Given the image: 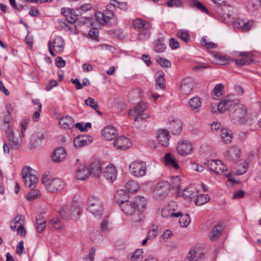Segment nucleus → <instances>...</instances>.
Returning a JSON list of instances; mask_svg holds the SVG:
<instances>
[{
	"instance_id": "nucleus-1",
	"label": "nucleus",
	"mask_w": 261,
	"mask_h": 261,
	"mask_svg": "<svg viewBox=\"0 0 261 261\" xmlns=\"http://www.w3.org/2000/svg\"><path fill=\"white\" fill-rule=\"evenodd\" d=\"M239 59H229L219 53L212 54L213 62L219 65L229 64V61H234L238 66L249 65L252 62L253 54L251 52H241L238 54Z\"/></svg>"
},
{
	"instance_id": "nucleus-2",
	"label": "nucleus",
	"mask_w": 261,
	"mask_h": 261,
	"mask_svg": "<svg viewBox=\"0 0 261 261\" xmlns=\"http://www.w3.org/2000/svg\"><path fill=\"white\" fill-rule=\"evenodd\" d=\"M229 117L234 124L245 123L248 118L246 107L243 104L235 102L233 107L229 109Z\"/></svg>"
},
{
	"instance_id": "nucleus-3",
	"label": "nucleus",
	"mask_w": 261,
	"mask_h": 261,
	"mask_svg": "<svg viewBox=\"0 0 261 261\" xmlns=\"http://www.w3.org/2000/svg\"><path fill=\"white\" fill-rule=\"evenodd\" d=\"M61 13L66 17L67 21L70 23L75 22L77 20V23L81 24H86L87 25L92 26L93 25V18L85 16L84 18H81L82 20H79L78 15L79 13L76 12V10L74 11L73 9L69 8H62L61 9Z\"/></svg>"
},
{
	"instance_id": "nucleus-4",
	"label": "nucleus",
	"mask_w": 261,
	"mask_h": 261,
	"mask_svg": "<svg viewBox=\"0 0 261 261\" xmlns=\"http://www.w3.org/2000/svg\"><path fill=\"white\" fill-rule=\"evenodd\" d=\"M41 181L49 192H56L63 190L65 187V183L61 179L51 178L46 175L42 177Z\"/></svg>"
},
{
	"instance_id": "nucleus-5",
	"label": "nucleus",
	"mask_w": 261,
	"mask_h": 261,
	"mask_svg": "<svg viewBox=\"0 0 261 261\" xmlns=\"http://www.w3.org/2000/svg\"><path fill=\"white\" fill-rule=\"evenodd\" d=\"M88 210L95 217H99L102 215L103 203L99 197L94 196L89 197Z\"/></svg>"
},
{
	"instance_id": "nucleus-6",
	"label": "nucleus",
	"mask_w": 261,
	"mask_h": 261,
	"mask_svg": "<svg viewBox=\"0 0 261 261\" xmlns=\"http://www.w3.org/2000/svg\"><path fill=\"white\" fill-rule=\"evenodd\" d=\"M35 171L29 166H25L22 170L21 174L26 186L33 189L35 187L38 178L35 174Z\"/></svg>"
},
{
	"instance_id": "nucleus-7",
	"label": "nucleus",
	"mask_w": 261,
	"mask_h": 261,
	"mask_svg": "<svg viewBox=\"0 0 261 261\" xmlns=\"http://www.w3.org/2000/svg\"><path fill=\"white\" fill-rule=\"evenodd\" d=\"M130 173L134 176L140 177L144 176L146 173V164L143 161H134L129 166Z\"/></svg>"
},
{
	"instance_id": "nucleus-8",
	"label": "nucleus",
	"mask_w": 261,
	"mask_h": 261,
	"mask_svg": "<svg viewBox=\"0 0 261 261\" xmlns=\"http://www.w3.org/2000/svg\"><path fill=\"white\" fill-rule=\"evenodd\" d=\"M181 212L178 210L177 203L171 201L170 203L162 210V216L165 218L178 217Z\"/></svg>"
},
{
	"instance_id": "nucleus-9",
	"label": "nucleus",
	"mask_w": 261,
	"mask_h": 261,
	"mask_svg": "<svg viewBox=\"0 0 261 261\" xmlns=\"http://www.w3.org/2000/svg\"><path fill=\"white\" fill-rule=\"evenodd\" d=\"M48 50L51 56L55 57L54 50L57 54H60L64 50V40L60 36L56 37L52 42L48 43Z\"/></svg>"
},
{
	"instance_id": "nucleus-10",
	"label": "nucleus",
	"mask_w": 261,
	"mask_h": 261,
	"mask_svg": "<svg viewBox=\"0 0 261 261\" xmlns=\"http://www.w3.org/2000/svg\"><path fill=\"white\" fill-rule=\"evenodd\" d=\"M147 109V105L144 102H139L135 108L134 110H130L128 112L129 116H135V121H138L147 117V115L144 113Z\"/></svg>"
},
{
	"instance_id": "nucleus-11",
	"label": "nucleus",
	"mask_w": 261,
	"mask_h": 261,
	"mask_svg": "<svg viewBox=\"0 0 261 261\" xmlns=\"http://www.w3.org/2000/svg\"><path fill=\"white\" fill-rule=\"evenodd\" d=\"M24 216L22 215H17L10 223V227L13 231L17 230L20 235L25 234V231L23 227Z\"/></svg>"
},
{
	"instance_id": "nucleus-12",
	"label": "nucleus",
	"mask_w": 261,
	"mask_h": 261,
	"mask_svg": "<svg viewBox=\"0 0 261 261\" xmlns=\"http://www.w3.org/2000/svg\"><path fill=\"white\" fill-rule=\"evenodd\" d=\"M176 150L179 154L186 156L192 152L193 146L190 141L185 140L177 144Z\"/></svg>"
},
{
	"instance_id": "nucleus-13",
	"label": "nucleus",
	"mask_w": 261,
	"mask_h": 261,
	"mask_svg": "<svg viewBox=\"0 0 261 261\" xmlns=\"http://www.w3.org/2000/svg\"><path fill=\"white\" fill-rule=\"evenodd\" d=\"M254 24L253 20L245 19H238L233 22V25L235 28L240 29L244 32L249 31L253 27Z\"/></svg>"
},
{
	"instance_id": "nucleus-14",
	"label": "nucleus",
	"mask_w": 261,
	"mask_h": 261,
	"mask_svg": "<svg viewBox=\"0 0 261 261\" xmlns=\"http://www.w3.org/2000/svg\"><path fill=\"white\" fill-rule=\"evenodd\" d=\"M208 167L215 173L220 174L227 170L226 166L220 160H211L207 162Z\"/></svg>"
},
{
	"instance_id": "nucleus-15",
	"label": "nucleus",
	"mask_w": 261,
	"mask_h": 261,
	"mask_svg": "<svg viewBox=\"0 0 261 261\" xmlns=\"http://www.w3.org/2000/svg\"><path fill=\"white\" fill-rule=\"evenodd\" d=\"M117 131L112 126H107L101 130V135L103 139L107 141H111L116 137Z\"/></svg>"
},
{
	"instance_id": "nucleus-16",
	"label": "nucleus",
	"mask_w": 261,
	"mask_h": 261,
	"mask_svg": "<svg viewBox=\"0 0 261 261\" xmlns=\"http://www.w3.org/2000/svg\"><path fill=\"white\" fill-rule=\"evenodd\" d=\"M132 145L130 141L124 136L120 137L115 140L114 146L116 148L121 150H126L130 147Z\"/></svg>"
},
{
	"instance_id": "nucleus-17",
	"label": "nucleus",
	"mask_w": 261,
	"mask_h": 261,
	"mask_svg": "<svg viewBox=\"0 0 261 261\" xmlns=\"http://www.w3.org/2000/svg\"><path fill=\"white\" fill-rule=\"evenodd\" d=\"M102 165L98 160H93L90 163L89 168L90 174L95 177H99L101 174Z\"/></svg>"
},
{
	"instance_id": "nucleus-18",
	"label": "nucleus",
	"mask_w": 261,
	"mask_h": 261,
	"mask_svg": "<svg viewBox=\"0 0 261 261\" xmlns=\"http://www.w3.org/2000/svg\"><path fill=\"white\" fill-rule=\"evenodd\" d=\"M193 88V83L192 80L189 78L187 77L184 79L180 85V90L184 94H190Z\"/></svg>"
},
{
	"instance_id": "nucleus-19",
	"label": "nucleus",
	"mask_w": 261,
	"mask_h": 261,
	"mask_svg": "<svg viewBox=\"0 0 261 261\" xmlns=\"http://www.w3.org/2000/svg\"><path fill=\"white\" fill-rule=\"evenodd\" d=\"M234 102L235 101H232L229 96H227L218 104L217 109L220 113L225 112L227 109L229 111V109L233 107Z\"/></svg>"
},
{
	"instance_id": "nucleus-20",
	"label": "nucleus",
	"mask_w": 261,
	"mask_h": 261,
	"mask_svg": "<svg viewBox=\"0 0 261 261\" xmlns=\"http://www.w3.org/2000/svg\"><path fill=\"white\" fill-rule=\"evenodd\" d=\"M89 175H90V170L84 165L80 166L76 171L75 176L79 180H86Z\"/></svg>"
},
{
	"instance_id": "nucleus-21",
	"label": "nucleus",
	"mask_w": 261,
	"mask_h": 261,
	"mask_svg": "<svg viewBox=\"0 0 261 261\" xmlns=\"http://www.w3.org/2000/svg\"><path fill=\"white\" fill-rule=\"evenodd\" d=\"M170 137L169 132L167 130L163 129L159 130L157 139L162 145L167 146L169 144Z\"/></svg>"
},
{
	"instance_id": "nucleus-22",
	"label": "nucleus",
	"mask_w": 261,
	"mask_h": 261,
	"mask_svg": "<svg viewBox=\"0 0 261 261\" xmlns=\"http://www.w3.org/2000/svg\"><path fill=\"white\" fill-rule=\"evenodd\" d=\"M66 156L65 150L62 147L55 149L51 155L52 160L56 163H59L62 161Z\"/></svg>"
},
{
	"instance_id": "nucleus-23",
	"label": "nucleus",
	"mask_w": 261,
	"mask_h": 261,
	"mask_svg": "<svg viewBox=\"0 0 261 261\" xmlns=\"http://www.w3.org/2000/svg\"><path fill=\"white\" fill-rule=\"evenodd\" d=\"M103 174L108 180L113 182L116 178V171L115 167L112 165H108L104 169Z\"/></svg>"
},
{
	"instance_id": "nucleus-24",
	"label": "nucleus",
	"mask_w": 261,
	"mask_h": 261,
	"mask_svg": "<svg viewBox=\"0 0 261 261\" xmlns=\"http://www.w3.org/2000/svg\"><path fill=\"white\" fill-rule=\"evenodd\" d=\"M120 207L121 210L126 215H133L136 211V208L134 202L129 200L124 203H122V204L120 205Z\"/></svg>"
},
{
	"instance_id": "nucleus-25",
	"label": "nucleus",
	"mask_w": 261,
	"mask_h": 261,
	"mask_svg": "<svg viewBox=\"0 0 261 261\" xmlns=\"http://www.w3.org/2000/svg\"><path fill=\"white\" fill-rule=\"evenodd\" d=\"M91 141L92 138L90 136H80L74 139L73 144L75 147L80 148L88 145Z\"/></svg>"
},
{
	"instance_id": "nucleus-26",
	"label": "nucleus",
	"mask_w": 261,
	"mask_h": 261,
	"mask_svg": "<svg viewBox=\"0 0 261 261\" xmlns=\"http://www.w3.org/2000/svg\"><path fill=\"white\" fill-rule=\"evenodd\" d=\"M59 124L61 127L64 129H70L74 125L73 119L68 115L60 118Z\"/></svg>"
},
{
	"instance_id": "nucleus-27",
	"label": "nucleus",
	"mask_w": 261,
	"mask_h": 261,
	"mask_svg": "<svg viewBox=\"0 0 261 261\" xmlns=\"http://www.w3.org/2000/svg\"><path fill=\"white\" fill-rule=\"evenodd\" d=\"M134 204L136 210L140 212H143L146 208V200L143 197L137 196L134 199Z\"/></svg>"
},
{
	"instance_id": "nucleus-28",
	"label": "nucleus",
	"mask_w": 261,
	"mask_h": 261,
	"mask_svg": "<svg viewBox=\"0 0 261 261\" xmlns=\"http://www.w3.org/2000/svg\"><path fill=\"white\" fill-rule=\"evenodd\" d=\"M128 196L127 193L124 190H120L117 191L115 195V200L116 203L119 204V206L128 201Z\"/></svg>"
},
{
	"instance_id": "nucleus-29",
	"label": "nucleus",
	"mask_w": 261,
	"mask_h": 261,
	"mask_svg": "<svg viewBox=\"0 0 261 261\" xmlns=\"http://www.w3.org/2000/svg\"><path fill=\"white\" fill-rule=\"evenodd\" d=\"M223 230V227L220 224H217L212 230L209 234L211 240L216 241L221 235Z\"/></svg>"
},
{
	"instance_id": "nucleus-30",
	"label": "nucleus",
	"mask_w": 261,
	"mask_h": 261,
	"mask_svg": "<svg viewBox=\"0 0 261 261\" xmlns=\"http://www.w3.org/2000/svg\"><path fill=\"white\" fill-rule=\"evenodd\" d=\"M189 103L191 109L194 112L199 111V109L201 106V100L199 97L195 96L191 98Z\"/></svg>"
},
{
	"instance_id": "nucleus-31",
	"label": "nucleus",
	"mask_w": 261,
	"mask_h": 261,
	"mask_svg": "<svg viewBox=\"0 0 261 261\" xmlns=\"http://www.w3.org/2000/svg\"><path fill=\"white\" fill-rule=\"evenodd\" d=\"M164 160L167 166L176 170L179 168V165L176 162L175 159L169 153L165 155Z\"/></svg>"
},
{
	"instance_id": "nucleus-32",
	"label": "nucleus",
	"mask_w": 261,
	"mask_h": 261,
	"mask_svg": "<svg viewBox=\"0 0 261 261\" xmlns=\"http://www.w3.org/2000/svg\"><path fill=\"white\" fill-rule=\"evenodd\" d=\"M46 227L45 220L43 216L39 215L36 219V228L39 233L42 232Z\"/></svg>"
},
{
	"instance_id": "nucleus-33",
	"label": "nucleus",
	"mask_w": 261,
	"mask_h": 261,
	"mask_svg": "<svg viewBox=\"0 0 261 261\" xmlns=\"http://www.w3.org/2000/svg\"><path fill=\"white\" fill-rule=\"evenodd\" d=\"M221 137L224 143L228 144L231 141L232 133L230 130H228L227 128H223L221 129Z\"/></svg>"
},
{
	"instance_id": "nucleus-34",
	"label": "nucleus",
	"mask_w": 261,
	"mask_h": 261,
	"mask_svg": "<svg viewBox=\"0 0 261 261\" xmlns=\"http://www.w3.org/2000/svg\"><path fill=\"white\" fill-rule=\"evenodd\" d=\"M133 26L134 28L138 31L143 30L146 28H149V24L145 22L141 19H136L133 22Z\"/></svg>"
},
{
	"instance_id": "nucleus-35",
	"label": "nucleus",
	"mask_w": 261,
	"mask_h": 261,
	"mask_svg": "<svg viewBox=\"0 0 261 261\" xmlns=\"http://www.w3.org/2000/svg\"><path fill=\"white\" fill-rule=\"evenodd\" d=\"M82 209L80 204L76 202H73L71 205V215L73 219H76L81 214Z\"/></svg>"
},
{
	"instance_id": "nucleus-36",
	"label": "nucleus",
	"mask_w": 261,
	"mask_h": 261,
	"mask_svg": "<svg viewBox=\"0 0 261 261\" xmlns=\"http://www.w3.org/2000/svg\"><path fill=\"white\" fill-rule=\"evenodd\" d=\"M7 137L9 141L10 145L13 148H16L19 146L18 141L14 139V132L13 130L8 129L6 132Z\"/></svg>"
},
{
	"instance_id": "nucleus-37",
	"label": "nucleus",
	"mask_w": 261,
	"mask_h": 261,
	"mask_svg": "<svg viewBox=\"0 0 261 261\" xmlns=\"http://www.w3.org/2000/svg\"><path fill=\"white\" fill-rule=\"evenodd\" d=\"M224 86L222 84H217L212 93V96L214 99H218L223 94Z\"/></svg>"
},
{
	"instance_id": "nucleus-38",
	"label": "nucleus",
	"mask_w": 261,
	"mask_h": 261,
	"mask_svg": "<svg viewBox=\"0 0 261 261\" xmlns=\"http://www.w3.org/2000/svg\"><path fill=\"white\" fill-rule=\"evenodd\" d=\"M164 73L162 70H158L156 73V86H159L160 89L165 88Z\"/></svg>"
},
{
	"instance_id": "nucleus-39",
	"label": "nucleus",
	"mask_w": 261,
	"mask_h": 261,
	"mask_svg": "<svg viewBox=\"0 0 261 261\" xmlns=\"http://www.w3.org/2000/svg\"><path fill=\"white\" fill-rule=\"evenodd\" d=\"M125 187L129 192L135 193L139 189V185L134 180H129L126 184Z\"/></svg>"
},
{
	"instance_id": "nucleus-40",
	"label": "nucleus",
	"mask_w": 261,
	"mask_h": 261,
	"mask_svg": "<svg viewBox=\"0 0 261 261\" xmlns=\"http://www.w3.org/2000/svg\"><path fill=\"white\" fill-rule=\"evenodd\" d=\"M170 128L173 134L179 135L181 131V123L180 121H173L171 124Z\"/></svg>"
},
{
	"instance_id": "nucleus-41",
	"label": "nucleus",
	"mask_w": 261,
	"mask_h": 261,
	"mask_svg": "<svg viewBox=\"0 0 261 261\" xmlns=\"http://www.w3.org/2000/svg\"><path fill=\"white\" fill-rule=\"evenodd\" d=\"M210 200V197L208 195L200 194L196 197L195 200V202L197 205L200 206L207 202Z\"/></svg>"
},
{
	"instance_id": "nucleus-42",
	"label": "nucleus",
	"mask_w": 261,
	"mask_h": 261,
	"mask_svg": "<svg viewBox=\"0 0 261 261\" xmlns=\"http://www.w3.org/2000/svg\"><path fill=\"white\" fill-rule=\"evenodd\" d=\"M148 29L149 28H146L138 31V40L140 41H144L149 38L150 32L149 31Z\"/></svg>"
},
{
	"instance_id": "nucleus-43",
	"label": "nucleus",
	"mask_w": 261,
	"mask_h": 261,
	"mask_svg": "<svg viewBox=\"0 0 261 261\" xmlns=\"http://www.w3.org/2000/svg\"><path fill=\"white\" fill-rule=\"evenodd\" d=\"M179 217V223L180 225L182 227H187L191 221L190 216L188 214L181 215V214Z\"/></svg>"
},
{
	"instance_id": "nucleus-44",
	"label": "nucleus",
	"mask_w": 261,
	"mask_h": 261,
	"mask_svg": "<svg viewBox=\"0 0 261 261\" xmlns=\"http://www.w3.org/2000/svg\"><path fill=\"white\" fill-rule=\"evenodd\" d=\"M177 36L185 42H188L190 38V35L188 31L185 30H180L177 31Z\"/></svg>"
},
{
	"instance_id": "nucleus-45",
	"label": "nucleus",
	"mask_w": 261,
	"mask_h": 261,
	"mask_svg": "<svg viewBox=\"0 0 261 261\" xmlns=\"http://www.w3.org/2000/svg\"><path fill=\"white\" fill-rule=\"evenodd\" d=\"M110 16H105V14L100 12H97L95 13V18L97 21L101 24H105L109 22Z\"/></svg>"
},
{
	"instance_id": "nucleus-46",
	"label": "nucleus",
	"mask_w": 261,
	"mask_h": 261,
	"mask_svg": "<svg viewBox=\"0 0 261 261\" xmlns=\"http://www.w3.org/2000/svg\"><path fill=\"white\" fill-rule=\"evenodd\" d=\"M143 253L142 249H137L131 256V261H141L143 259Z\"/></svg>"
},
{
	"instance_id": "nucleus-47",
	"label": "nucleus",
	"mask_w": 261,
	"mask_h": 261,
	"mask_svg": "<svg viewBox=\"0 0 261 261\" xmlns=\"http://www.w3.org/2000/svg\"><path fill=\"white\" fill-rule=\"evenodd\" d=\"M196 191L191 187L185 189L182 192V195L189 198H193L196 195Z\"/></svg>"
},
{
	"instance_id": "nucleus-48",
	"label": "nucleus",
	"mask_w": 261,
	"mask_h": 261,
	"mask_svg": "<svg viewBox=\"0 0 261 261\" xmlns=\"http://www.w3.org/2000/svg\"><path fill=\"white\" fill-rule=\"evenodd\" d=\"M191 5L192 7L197 8L200 10L202 12L207 13L208 10L206 7L199 1L197 0H193L191 2Z\"/></svg>"
},
{
	"instance_id": "nucleus-49",
	"label": "nucleus",
	"mask_w": 261,
	"mask_h": 261,
	"mask_svg": "<svg viewBox=\"0 0 261 261\" xmlns=\"http://www.w3.org/2000/svg\"><path fill=\"white\" fill-rule=\"evenodd\" d=\"M180 184V178L178 176H173L171 182L169 184L173 188L179 190Z\"/></svg>"
},
{
	"instance_id": "nucleus-50",
	"label": "nucleus",
	"mask_w": 261,
	"mask_h": 261,
	"mask_svg": "<svg viewBox=\"0 0 261 261\" xmlns=\"http://www.w3.org/2000/svg\"><path fill=\"white\" fill-rule=\"evenodd\" d=\"M41 196L39 190L35 189L29 192L27 194V199L28 200H33L36 199Z\"/></svg>"
},
{
	"instance_id": "nucleus-51",
	"label": "nucleus",
	"mask_w": 261,
	"mask_h": 261,
	"mask_svg": "<svg viewBox=\"0 0 261 261\" xmlns=\"http://www.w3.org/2000/svg\"><path fill=\"white\" fill-rule=\"evenodd\" d=\"M102 236L98 230H94L92 231L90 234L91 240L95 243L99 242L102 240Z\"/></svg>"
},
{
	"instance_id": "nucleus-52",
	"label": "nucleus",
	"mask_w": 261,
	"mask_h": 261,
	"mask_svg": "<svg viewBox=\"0 0 261 261\" xmlns=\"http://www.w3.org/2000/svg\"><path fill=\"white\" fill-rule=\"evenodd\" d=\"M85 103L86 105L91 107L96 111H98L99 106L96 101H95L94 99L91 97H89L88 99L85 100Z\"/></svg>"
},
{
	"instance_id": "nucleus-53",
	"label": "nucleus",
	"mask_w": 261,
	"mask_h": 261,
	"mask_svg": "<svg viewBox=\"0 0 261 261\" xmlns=\"http://www.w3.org/2000/svg\"><path fill=\"white\" fill-rule=\"evenodd\" d=\"M156 62L163 67L168 68L171 66V62L167 59L160 57L156 58Z\"/></svg>"
},
{
	"instance_id": "nucleus-54",
	"label": "nucleus",
	"mask_w": 261,
	"mask_h": 261,
	"mask_svg": "<svg viewBox=\"0 0 261 261\" xmlns=\"http://www.w3.org/2000/svg\"><path fill=\"white\" fill-rule=\"evenodd\" d=\"M49 223L51 226L56 229H61L63 228V224L61 221L58 218H54L51 219Z\"/></svg>"
},
{
	"instance_id": "nucleus-55",
	"label": "nucleus",
	"mask_w": 261,
	"mask_h": 261,
	"mask_svg": "<svg viewBox=\"0 0 261 261\" xmlns=\"http://www.w3.org/2000/svg\"><path fill=\"white\" fill-rule=\"evenodd\" d=\"M92 8L91 4H86L82 5L80 8L76 9V12L79 13L80 15H82L84 13L87 12V11L90 10Z\"/></svg>"
},
{
	"instance_id": "nucleus-56",
	"label": "nucleus",
	"mask_w": 261,
	"mask_h": 261,
	"mask_svg": "<svg viewBox=\"0 0 261 261\" xmlns=\"http://www.w3.org/2000/svg\"><path fill=\"white\" fill-rule=\"evenodd\" d=\"M169 183L166 181H161L158 183L156 186V190L159 191L161 189H163L164 191L169 189Z\"/></svg>"
},
{
	"instance_id": "nucleus-57",
	"label": "nucleus",
	"mask_w": 261,
	"mask_h": 261,
	"mask_svg": "<svg viewBox=\"0 0 261 261\" xmlns=\"http://www.w3.org/2000/svg\"><path fill=\"white\" fill-rule=\"evenodd\" d=\"M154 51L158 53H162L166 49L165 45L164 43L160 42H156L153 48Z\"/></svg>"
},
{
	"instance_id": "nucleus-58",
	"label": "nucleus",
	"mask_w": 261,
	"mask_h": 261,
	"mask_svg": "<svg viewBox=\"0 0 261 261\" xmlns=\"http://www.w3.org/2000/svg\"><path fill=\"white\" fill-rule=\"evenodd\" d=\"M41 109L42 105L39 104L37 111L35 112L32 116V119L35 122H37L39 120Z\"/></svg>"
},
{
	"instance_id": "nucleus-59",
	"label": "nucleus",
	"mask_w": 261,
	"mask_h": 261,
	"mask_svg": "<svg viewBox=\"0 0 261 261\" xmlns=\"http://www.w3.org/2000/svg\"><path fill=\"white\" fill-rule=\"evenodd\" d=\"M101 228L103 231H110L111 229L109 222L107 219H104L101 224Z\"/></svg>"
},
{
	"instance_id": "nucleus-60",
	"label": "nucleus",
	"mask_w": 261,
	"mask_h": 261,
	"mask_svg": "<svg viewBox=\"0 0 261 261\" xmlns=\"http://www.w3.org/2000/svg\"><path fill=\"white\" fill-rule=\"evenodd\" d=\"M201 44L202 46L207 47V48H215L216 47V45L212 42H208L204 38H202Z\"/></svg>"
},
{
	"instance_id": "nucleus-61",
	"label": "nucleus",
	"mask_w": 261,
	"mask_h": 261,
	"mask_svg": "<svg viewBox=\"0 0 261 261\" xmlns=\"http://www.w3.org/2000/svg\"><path fill=\"white\" fill-rule=\"evenodd\" d=\"M158 227L153 226L148 233L147 239H150L155 237L157 234Z\"/></svg>"
},
{
	"instance_id": "nucleus-62",
	"label": "nucleus",
	"mask_w": 261,
	"mask_h": 261,
	"mask_svg": "<svg viewBox=\"0 0 261 261\" xmlns=\"http://www.w3.org/2000/svg\"><path fill=\"white\" fill-rule=\"evenodd\" d=\"M56 66L59 68L63 67L65 65V61L61 57H58L55 59Z\"/></svg>"
},
{
	"instance_id": "nucleus-63",
	"label": "nucleus",
	"mask_w": 261,
	"mask_h": 261,
	"mask_svg": "<svg viewBox=\"0 0 261 261\" xmlns=\"http://www.w3.org/2000/svg\"><path fill=\"white\" fill-rule=\"evenodd\" d=\"M191 168L197 172H201L203 170V167L197 163L192 162L191 163Z\"/></svg>"
},
{
	"instance_id": "nucleus-64",
	"label": "nucleus",
	"mask_w": 261,
	"mask_h": 261,
	"mask_svg": "<svg viewBox=\"0 0 261 261\" xmlns=\"http://www.w3.org/2000/svg\"><path fill=\"white\" fill-rule=\"evenodd\" d=\"M169 45L172 49H175L179 47V42L174 38H171L169 40Z\"/></svg>"
}]
</instances>
